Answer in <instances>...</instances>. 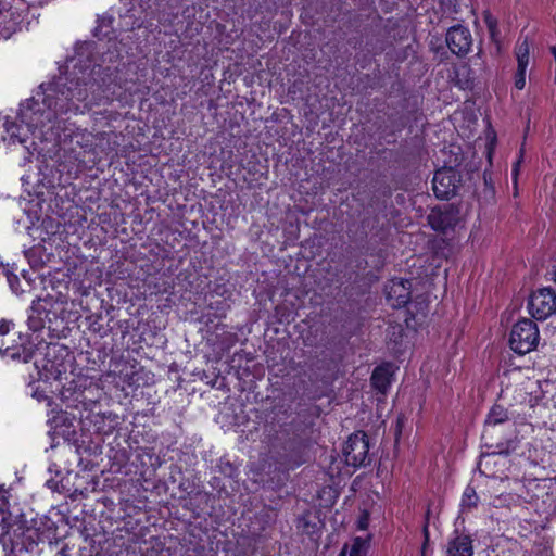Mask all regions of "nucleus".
Wrapping results in <instances>:
<instances>
[{
	"label": "nucleus",
	"mask_w": 556,
	"mask_h": 556,
	"mask_svg": "<svg viewBox=\"0 0 556 556\" xmlns=\"http://www.w3.org/2000/svg\"><path fill=\"white\" fill-rule=\"evenodd\" d=\"M7 494L8 491L3 486H0V510L3 513L9 506Z\"/></svg>",
	"instance_id": "obj_28"
},
{
	"label": "nucleus",
	"mask_w": 556,
	"mask_h": 556,
	"mask_svg": "<svg viewBox=\"0 0 556 556\" xmlns=\"http://www.w3.org/2000/svg\"><path fill=\"white\" fill-rule=\"evenodd\" d=\"M444 14H456L459 12V0H438Z\"/></svg>",
	"instance_id": "obj_26"
},
{
	"label": "nucleus",
	"mask_w": 556,
	"mask_h": 556,
	"mask_svg": "<svg viewBox=\"0 0 556 556\" xmlns=\"http://www.w3.org/2000/svg\"><path fill=\"white\" fill-rule=\"evenodd\" d=\"M29 359H30V355L29 354L25 355L24 358H23V361L25 363H27Z\"/></svg>",
	"instance_id": "obj_42"
},
{
	"label": "nucleus",
	"mask_w": 556,
	"mask_h": 556,
	"mask_svg": "<svg viewBox=\"0 0 556 556\" xmlns=\"http://www.w3.org/2000/svg\"><path fill=\"white\" fill-rule=\"evenodd\" d=\"M528 311L532 317L545 320L556 312V293L551 288L534 291L528 302Z\"/></svg>",
	"instance_id": "obj_8"
},
{
	"label": "nucleus",
	"mask_w": 556,
	"mask_h": 556,
	"mask_svg": "<svg viewBox=\"0 0 556 556\" xmlns=\"http://www.w3.org/2000/svg\"><path fill=\"white\" fill-rule=\"evenodd\" d=\"M56 345H47L46 356H50L51 354H55Z\"/></svg>",
	"instance_id": "obj_36"
},
{
	"label": "nucleus",
	"mask_w": 556,
	"mask_h": 556,
	"mask_svg": "<svg viewBox=\"0 0 556 556\" xmlns=\"http://www.w3.org/2000/svg\"><path fill=\"white\" fill-rule=\"evenodd\" d=\"M539 339L536 324L530 319H521L513 326L509 345L515 353L523 355L538 346Z\"/></svg>",
	"instance_id": "obj_4"
},
{
	"label": "nucleus",
	"mask_w": 556,
	"mask_h": 556,
	"mask_svg": "<svg viewBox=\"0 0 556 556\" xmlns=\"http://www.w3.org/2000/svg\"><path fill=\"white\" fill-rule=\"evenodd\" d=\"M48 300L54 301L53 304H49L52 311L45 313L49 324L52 323L50 315H52L54 319L60 318L66 324L77 321L81 317V314L77 309V303L75 301H70L67 295L61 293L55 298L53 295H49Z\"/></svg>",
	"instance_id": "obj_10"
},
{
	"label": "nucleus",
	"mask_w": 556,
	"mask_h": 556,
	"mask_svg": "<svg viewBox=\"0 0 556 556\" xmlns=\"http://www.w3.org/2000/svg\"><path fill=\"white\" fill-rule=\"evenodd\" d=\"M522 159V152L520 153V159L518 160V162L516 164H514L513 166V170H511V174H513V177L514 179L517 178L518 176V172H519V163H520V160Z\"/></svg>",
	"instance_id": "obj_34"
},
{
	"label": "nucleus",
	"mask_w": 556,
	"mask_h": 556,
	"mask_svg": "<svg viewBox=\"0 0 556 556\" xmlns=\"http://www.w3.org/2000/svg\"><path fill=\"white\" fill-rule=\"evenodd\" d=\"M369 452V442L366 433L355 432L351 434L343 447L345 463L349 466H363Z\"/></svg>",
	"instance_id": "obj_9"
},
{
	"label": "nucleus",
	"mask_w": 556,
	"mask_h": 556,
	"mask_svg": "<svg viewBox=\"0 0 556 556\" xmlns=\"http://www.w3.org/2000/svg\"><path fill=\"white\" fill-rule=\"evenodd\" d=\"M538 510H540L542 514H545L546 517L556 516V497L555 496H544L538 503Z\"/></svg>",
	"instance_id": "obj_25"
},
{
	"label": "nucleus",
	"mask_w": 556,
	"mask_h": 556,
	"mask_svg": "<svg viewBox=\"0 0 556 556\" xmlns=\"http://www.w3.org/2000/svg\"><path fill=\"white\" fill-rule=\"evenodd\" d=\"M33 396L36 397L38 401L48 400V396L45 395L43 393L39 392L38 390H35L33 392Z\"/></svg>",
	"instance_id": "obj_35"
},
{
	"label": "nucleus",
	"mask_w": 556,
	"mask_h": 556,
	"mask_svg": "<svg viewBox=\"0 0 556 556\" xmlns=\"http://www.w3.org/2000/svg\"><path fill=\"white\" fill-rule=\"evenodd\" d=\"M513 375L516 386L513 390L506 388L504 395L508 396L511 393V399L516 405H528L529 407L536 405L543 396L540 380L522 378L520 371H515Z\"/></svg>",
	"instance_id": "obj_3"
},
{
	"label": "nucleus",
	"mask_w": 556,
	"mask_h": 556,
	"mask_svg": "<svg viewBox=\"0 0 556 556\" xmlns=\"http://www.w3.org/2000/svg\"><path fill=\"white\" fill-rule=\"evenodd\" d=\"M22 14L12 8L0 11V36L9 38L21 28Z\"/></svg>",
	"instance_id": "obj_15"
},
{
	"label": "nucleus",
	"mask_w": 556,
	"mask_h": 556,
	"mask_svg": "<svg viewBox=\"0 0 556 556\" xmlns=\"http://www.w3.org/2000/svg\"><path fill=\"white\" fill-rule=\"evenodd\" d=\"M113 22L114 18L112 16H103L101 18H98V24L93 30V36L97 37L99 40H111L114 37Z\"/></svg>",
	"instance_id": "obj_21"
},
{
	"label": "nucleus",
	"mask_w": 556,
	"mask_h": 556,
	"mask_svg": "<svg viewBox=\"0 0 556 556\" xmlns=\"http://www.w3.org/2000/svg\"><path fill=\"white\" fill-rule=\"evenodd\" d=\"M554 83L556 84V62H555V76H554Z\"/></svg>",
	"instance_id": "obj_43"
},
{
	"label": "nucleus",
	"mask_w": 556,
	"mask_h": 556,
	"mask_svg": "<svg viewBox=\"0 0 556 556\" xmlns=\"http://www.w3.org/2000/svg\"><path fill=\"white\" fill-rule=\"evenodd\" d=\"M10 331V324L5 320L0 323V336H4Z\"/></svg>",
	"instance_id": "obj_33"
},
{
	"label": "nucleus",
	"mask_w": 556,
	"mask_h": 556,
	"mask_svg": "<svg viewBox=\"0 0 556 556\" xmlns=\"http://www.w3.org/2000/svg\"><path fill=\"white\" fill-rule=\"evenodd\" d=\"M375 222H377V218H366L363 220V228H370V231L375 228Z\"/></svg>",
	"instance_id": "obj_32"
},
{
	"label": "nucleus",
	"mask_w": 556,
	"mask_h": 556,
	"mask_svg": "<svg viewBox=\"0 0 556 556\" xmlns=\"http://www.w3.org/2000/svg\"><path fill=\"white\" fill-rule=\"evenodd\" d=\"M554 280L556 282V268H555V273H554Z\"/></svg>",
	"instance_id": "obj_44"
},
{
	"label": "nucleus",
	"mask_w": 556,
	"mask_h": 556,
	"mask_svg": "<svg viewBox=\"0 0 556 556\" xmlns=\"http://www.w3.org/2000/svg\"><path fill=\"white\" fill-rule=\"evenodd\" d=\"M412 281L392 279L386 286L387 301L392 307H402L410 300Z\"/></svg>",
	"instance_id": "obj_13"
},
{
	"label": "nucleus",
	"mask_w": 556,
	"mask_h": 556,
	"mask_svg": "<svg viewBox=\"0 0 556 556\" xmlns=\"http://www.w3.org/2000/svg\"><path fill=\"white\" fill-rule=\"evenodd\" d=\"M483 180H484V185H485V191H490V193L493 195L495 193V189L492 184L491 176L488 175L486 172L483 173Z\"/></svg>",
	"instance_id": "obj_30"
},
{
	"label": "nucleus",
	"mask_w": 556,
	"mask_h": 556,
	"mask_svg": "<svg viewBox=\"0 0 556 556\" xmlns=\"http://www.w3.org/2000/svg\"><path fill=\"white\" fill-rule=\"evenodd\" d=\"M549 52L554 58V62L556 63V47L555 46L549 47Z\"/></svg>",
	"instance_id": "obj_37"
},
{
	"label": "nucleus",
	"mask_w": 556,
	"mask_h": 556,
	"mask_svg": "<svg viewBox=\"0 0 556 556\" xmlns=\"http://www.w3.org/2000/svg\"><path fill=\"white\" fill-rule=\"evenodd\" d=\"M445 45L448 51L458 59L466 58L473 46V38L470 29L463 24H455L445 33Z\"/></svg>",
	"instance_id": "obj_6"
},
{
	"label": "nucleus",
	"mask_w": 556,
	"mask_h": 556,
	"mask_svg": "<svg viewBox=\"0 0 556 556\" xmlns=\"http://www.w3.org/2000/svg\"><path fill=\"white\" fill-rule=\"evenodd\" d=\"M517 68L514 74V87L523 90L526 87L527 70L530 63V45L528 38L518 41L514 50Z\"/></svg>",
	"instance_id": "obj_12"
},
{
	"label": "nucleus",
	"mask_w": 556,
	"mask_h": 556,
	"mask_svg": "<svg viewBox=\"0 0 556 556\" xmlns=\"http://www.w3.org/2000/svg\"><path fill=\"white\" fill-rule=\"evenodd\" d=\"M36 536L35 529L25 528L21 522L11 525L2 533L4 549L10 547L7 556H38L39 548Z\"/></svg>",
	"instance_id": "obj_2"
},
{
	"label": "nucleus",
	"mask_w": 556,
	"mask_h": 556,
	"mask_svg": "<svg viewBox=\"0 0 556 556\" xmlns=\"http://www.w3.org/2000/svg\"><path fill=\"white\" fill-rule=\"evenodd\" d=\"M368 522H369V515H368L366 511H364V513L359 516V518H358V520H357V528H358L359 530H366V529H367V527H368Z\"/></svg>",
	"instance_id": "obj_29"
},
{
	"label": "nucleus",
	"mask_w": 556,
	"mask_h": 556,
	"mask_svg": "<svg viewBox=\"0 0 556 556\" xmlns=\"http://www.w3.org/2000/svg\"><path fill=\"white\" fill-rule=\"evenodd\" d=\"M10 285H11L12 290H13L15 293H17V290L15 289V288H17V285H14V283H13V280H10Z\"/></svg>",
	"instance_id": "obj_40"
},
{
	"label": "nucleus",
	"mask_w": 556,
	"mask_h": 556,
	"mask_svg": "<svg viewBox=\"0 0 556 556\" xmlns=\"http://www.w3.org/2000/svg\"><path fill=\"white\" fill-rule=\"evenodd\" d=\"M523 484L526 489V496L529 501L534 502L536 507L542 497H556V480L554 479L526 478Z\"/></svg>",
	"instance_id": "obj_11"
},
{
	"label": "nucleus",
	"mask_w": 556,
	"mask_h": 556,
	"mask_svg": "<svg viewBox=\"0 0 556 556\" xmlns=\"http://www.w3.org/2000/svg\"><path fill=\"white\" fill-rule=\"evenodd\" d=\"M447 556H472V539L466 534H456L447 543Z\"/></svg>",
	"instance_id": "obj_16"
},
{
	"label": "nucleus",
	"mask_w": 556,
	"mask_h": 556,
	"mask_svg": "<svg viewBox=\"0 0 556 556\" xmlns=\"http://www.w3.org/2000/svg\"><path fill=\"white\" fill-rule=\"evenodd\" d=\"M10 285H11L12 290H13L15 293H17V290L15 289V288H17V285H14V283H13V280H10Z\"/></svg>",
	"instance_id": "obj_39"
},
{
	"label": "nucleus",
	"mask_w": 556,
	"mask_h": 556,
	"mask_svg": "<svg viewBox=\"0 0 556 556\" xmlns=\"http://www.w3.org/2000/svg\"><path fill=\"white\" fill-rule=\"evenodd\" d=\"M368 548L369 536H356L344 545L339 556H367Z\"/></svg>",
	"instance_id": "obj_19"
},
{
	"label": "nucleus",
	"mask_w": 556,
	"mask_h": 556,
	"mask_svg": "<svg viewBox=\"0 0 556 556\" xmlns=\"http://www.w3.org/2000/svg\"><path fill=\"white\" fill-rule=\"evenodd\" d=\"M508 420V413L502 405H494L485 419V430Z\"/></svg>",
	"instance_id": "obj_23"
},
{
	"label": "nucleus",
	"mask_w": 556,
	"mask_h": 556,
	"mask_svg": "<svg viewBox=\"0 0 556 556\" xmlns=\"http://www.w3.org/2000/svg\"><path fill=\"white\" fill-rule=\"evenodd\" d=\"M458 76H459V74H458V73H456V77H458ZM456 85H457L460 89H463V90H467V89H471V87H472V81H471L470 79H464V80H462V79L457 78Z\"/></svg>",
	"instance_id": "obj_31"
},
{
	"label": "nucleus",
	"mask_w": 556,
	"mask_h": 556,
	"mask_svg": "<svg viewBox=\"0 0 556 556\" xmlns=\"http://www.w3.org/2000/svg\"><path fill=\"white\" fill-rule=\"evenodd\" d=\"M479 502V497L477 495L476 490L468 485L462 496L460 501V510L462 513H469L477 508Z\"/></svg>",
	"instance_id": "obj_24"
},
{
	"label": "nucleus",
	"mask_w": 556,
	"mask_h": 556,
	"mask_svg": "<svg viewBox=\"0 0 556 556\" xmlns=\"http://www.w3.org/2000/svg\"><path fill=\"white\" fill-rule=\"evenodd\" d=\"M72 288L81 295H88L90 290L93 288V283L88 278L80 282L74 280L72 281Z\"/></svg>",
	"instance_id": "obj_27"
},
{
	"label": "nucleus",
	"mask_w": 556,
	"mask_h": 556,
	"mask_svg": "<svg viewBox=\"0 0 556 556\" xmlns=\"http://www.w3.org/2000/svg\"><path fill=\"white\" fill-rule=\"evenodd\" d=\"M89 84L85 78H66L65 83L49 84L42 93H38L37 99L33 97L26 105L22 104L17 115L21 124L5 121L8 143L22 144L31 154L27 146L29 134L45 128L62 115L83 113L90 108Z\"/></svg>",
	"instance_id": "obj_1"
},
{
	"label": "nucleus",
	"mask_w": 556,
	"mask_h": 556,
	"mask_svg": "<svg viewBox=\"0 0 556 556\" xmlns=\"http://www.w3.org/2000/svg\"><path fill=\"white\" fill-rule=\"evenodd\" d=\"M428 225L437 232L454 230L459 222V208L453 203L432 207L427 216Z\"/></svg>",
	"instance_id": "obj_7"
},
{
	"label": "nucleus",
	"mask_w": 556,
	"mask_h": 556,
	"mask_svg": "<svg viewBox=\"0 0 556 556\" xmlns=\"http://www.w3.org/2000/svg\"><path fill=\"white\" fill-rule=\"evenodd\" d=\"M43 304L33 305L28 312L27 324L31 331H39L46 326L42 314L47 311L50 301L45 299Z\"/></svg>",
	"instance_id": "obj_18"
},
{
	"label": "nucleus",
	"mask_w": 556,
	"mask_h": 556,
	"mask_svg": "<svg viewBox=\"0 0 556 556\" xmlns=\"http://www.w3.org/2000/svg\"><path fill=\"white\" fill-rule=\"evenodd\" d=\"M392 365L383 364L375 368L371 375L372 387L381 393H386L391 383Z\"/></svg>",
	"instance_id": "obj_17"
},
{
	"label": "nucleus",
	"mask_w": 556,
	"mask_h": 556,
	"mask_svg": "<svg viewBox=\"0 0 556 556\" xmlns=\"http://www.w3.org/2000/svg\"><path fill=\"white\" fill-rule=\"evenodd\" d=\"M463 184L460 172L452 166H443L437 169L432 178V191L439 200L454 198Z\"/></svg>",
	"instance_id": "obj_5"
},
{
	"label": "nucleus",
	"mask_w": 556,
	"mask_h": 556,
	"mask_svg": "<svg viewBox=\"0 0 556 556\" xmlns=\"http://www.w3.org/2000/svg\"><path fill=\"white\" fill-rule=\"evenodd\" d=\"M482 18L488 28L491 41L498 43L501 36V31L498 28V20L492 14V12L489 9L483 10Z\"/></svg>",
	"instance_id": "obj_22"
},
{
	"label": "nucleus",
	"mask_w": 556,
	"mask_h": 556,
	"mask_svg": "<svg viewBox=\"0 0 556 556\" xmlns=\"http://www.w3.org/2000/svg\"><path fill=\"white\" fill-rule=\"evenodd\" d=\"M548 466H549V467H552V469H551V470H552V472L556 473V468H555V467H556V465H555V464H553V463L551 462V463L548 464Z\"/></svg>",
	"instance_id": "obj_41"
},
{
	"label": "nucleus",
	"mask_w": 556,
	"mask_h": 556,
	"mask_svg": "<svg viewBox=\"0 0 556 556\" xmlns=\"http://www.w3.org/2000/svg\"><path fill=\"white\" fill-rule=\"evenodd\" d=\"M45 250V245H30L24 250V255L31 267H40L50 261V255Z\"/></svg>",
	"instance_id": "obj_20"
},
{
	"label": "nucleus",
	"mask_w": 556,
	"mask_h": 556,
	"mask_svg": "<svg viewBox=\"0 0 556 556\" xmlns=\"http://www.w3.org/2000/svg\"><path fill=\"white\" fill-rule=\"evenodd\" d=\"M35 368L37 369L38 380L48 382L51 380H60L62 375L65 372V368L62 363L51 361L48 358L35 359Z\"/></svg>",
	"instance_id": "obj_14"
},
{
	"label": "nucleus",
	"mask_w": 556,
	"mask_h": 556,
	"mask_svg": "<svg viewBox=\"0 0 556 556\" xmlns=\"http://www.w3.org/2000/svg\"><path fill=\"white\" fill-rule=\"evenodd\" d=\"M432 50H433V51H435V53H439L440 51H442V53H446V52L444 51V47H443V46H440V47H438V48L432 47Z\"/></svg>",
	"instance_id": "obj_38"
}]
</instances>
